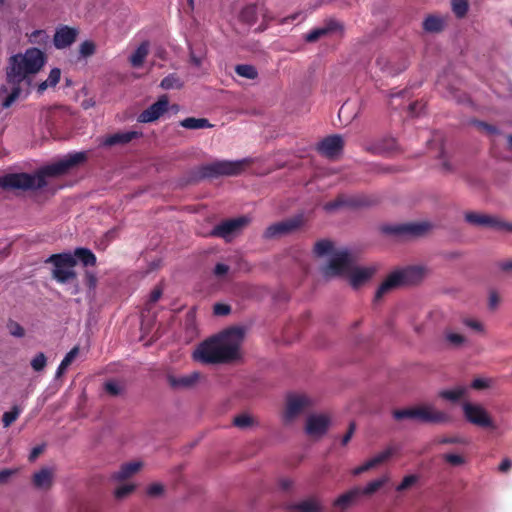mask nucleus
I'll list each match as a JSON object with an SVG mask.
<instances>
[{
  "mask_svg": "<svg viewBox=\"0 0 512 512\" xmlns=\"http://www.w3.org/2000/svg\"><path fill=\"white\" fill-rule=\"evenodd\" d=\"M46 56L38 48H29L24 53L12 55L6 67L7 85L0 89L3 108H9L22 93L28 94L33 77L43 68Z\"/></svg>",
  "mask_w": 512,
  "mask_h": 512,
  "instance_id": "nucleus-1",
  "label": "nucleus"
},
{
  "mask_svg": "<svg viewBox=\"0 0 512 512\" xmlns=\"http://www.w3.org/2000/svg\"><path fill=\"white\" fill-rule=\"evenodd\" d=\"M244 331L230 328L200 343L193 352V359L202 364L230 363L240 358Z\"/></svg>",
  "mask_w": 512,
  "mask_h": 512,
  "instance_id": "nucleus-2",
  "label": "nucleus"
},
{
  "mask_svg": "<svg viewBox=\"0 0 512 512\" xmlns=\"http://www.w3.org/2000/svg\"><path fill=\"white\" fill-rule=\"evenodd\" d=\"M85 152L67 155L56 163L47 165L34 174L13 173L0 177V187L4 189L34 190L46 186L47 176H58L86 160Z\"/></svg>",
  "mask_w": 512,
  "mask_h": 512,
  "instance_id": "nucleus-3",
  "label": "nucleus"
},
{
  "mask_svg": "<svg viewBox=\"0 0 512 512\" xmlns=\"http://www.w3.org/2000/svg\"><path fill=\"white\" fill-rule=\"evenodd\" d=\"M375 271L376 268L374 266H357L355 255L347 248H340V250L336 251L322 268L324 277H347L350 285L354 288L367 282L374 275Z\"/></svg>",
  "mask_w": 512,
  "mask_h": 512,
  "instance_id": "nucleus-4",
  "label": "nucleus"
},
{
  "mask_svg": "<svg viewBox=\"0 0 512 512\" xmlns=\"http://www.w3.org/2000/svg\"><path fill=\"white\" fill-rule=\"evenodd\" d=\"M423 275L424 269L420 266H409L393 271L378 287L374 301H379L385 294L398 287L417 283L422 279Z\"/></svg>",
  "mask_w": 512,
  "mask_h": 512,
  "instance_id": "nucleus-5",
  "label": "nucleus"
},
{
  "mask_svg": "<svg viewBox=\"0 0 512 512\" xmlns=\"http://www.w3.org/2000/svg\"><path fill=\"white\" fill-rule=\"evenodd\" d=\"M393 417L396 420L412 419L422 423L441 424L450 420V416L435 408L432 404H423L408 409L395 410Z\"/></svg>",
  "mask_w": 512,
  "mask_h": 512,
  "instance_id": "nucleus-6",
  "label": "nucleus"
},
{
  "mask_svg": "<svg viewBox=\"0 0 512 512\" xmlns=\"http://www.w3.org/2000/svg\"><path fill=\"white\" fill-rule=\"evenodd\" d=\"M46 263L53 264L52 277L59 283L65 284L76 278V259L71 253L53 254Z\"/></svg>",
  "mask_w": 512,
  "mask_h": 512,
  "instance_id": "nucleus-7",
  "label": "nucleus"
},
{
  "mask_svg": "<svg viewBox=\"0 0 512 512\" xmlns=\"http://www.w3.org/2000/svg\"><path fill=\"white\" fill-rule=\"evenodd\" d=\"M431 229L432 224L430 222L422 221L385 225L382 227V232L387 235H392L399 240H409L422 237L429 233Z\"/></svg>",
  "mask_w": 512,
  "mask_h": 512,
  "instance_id": "nucleus-8",
  "label": "nucleus"
},
{
  "mask_svg": "<svg viewBox=\"0 0 512 512\" xmlns=\"http://www.w3.org/2000/svg\"><path fill=\"white\" fill-rule=\"evenodd\" d=\"M314 405V400L303 393H290L286 397V407L283 412L285 424L292 423L300 414Z\"/></svg>",
  "mask_w": 512,
  "mask_h": 512,
  "instance_id": "nucleus-9",
  "label": "nucleus"
},
{
  "mask_svg": "<svg viewBox=\"0 0 512 512\" xmlns=\"http://www.w3.org/2000/svg\"><path fill=\"white\" fill-rule=\"evenodd\" d=\"M465 220L474 226L491 228L498 232L512 233V222L484 213L468 212L465 214Z\"/></svg>",
  "mask_w": 512,
  "mask_h": 512,
  "instance_id": "nucleus-10",
  "label": "nucleus"
},
{
  "mask_svg": "<svg viewBox=\"0 0 512 512\" xmlns=\"http://www.w3.org/2000/svg\"><path fill=\"white\" fill-rule=\"evenodd\" d=\"M247 163L248 159L237 161H216L203 168V175L207 177L219 175L235 176L244 170Z\"/></svg>",
  "mask_w": 512,
  "mask_h": 512,
  "instance_id": "nucleus-11",
  "label": "nucleus"
},
{
  "mask_svg": "<svg viewBox=\"0 0 512 512\" xmlns=\"http://www.w3.org/2000/svg\"><path fill=\"white\" fill-rule=\"evenodd\" d=\"M248 223L249 218L246 216L228 219L216 225L210 235L231 241Z\"/></svg>",
  "mask_w": 512,
  "mask_h": 512,
  "instance_id": "nucleus-12",
  "label": "nucleus"
},
{
  "mask_svg": "<svg viewBox=\"0 0 512 512\" xmlns=\"http://www.w3.org/2000/svg\"><path fill=\"white\" fill-rule=\"evenodd\" d=\"M302 223L303 217L301 215L274 223L267 227V229L264 232V237L267 239H272L283 235H287L298 229L302 225Z\"/></svg>",
  "mask_w": 512,
  "mask_h": 512,
  "instance_id": "nucleus-13",
  "label": "nucleus"
},
{
  "mask_svg": "<svg viewBox=\"0 0 512 512\" xmlns=\"http://www.w3.org/2000/svg\"><path fill=\"white\" fill-rule=\"evenodd\" d=\"M463 411L466 419L480 427H490L492 426V421L489 418L487 412L480 405H474L470 403H465L463 405Z\"/></svg>",
  "mask_w": 512,
  "mask_h": 512,
  "instance_id": "nucleus-14",
  "label": "nucleus"
},
{
  "mask_svg": "<svg viewBox=\"0 0 512 512\" xmlns=\"http://www.w3.org/2000/svg\"><path fill=\"white\" fill-rule=\"evenodd\" d=\"M169 101L166 95L159 99L140 113L138 121L141 123H150L160 118L168 109Z\"/></svg>",
  "mask_w": 512,
  "mask_h": 512,
  "instance_id": "nucleus-15",
  "label": "nucleus"
},
{
  "mask_svg": "<svg viewBox=\"0 0 512 512\" xmlns=\"http://www.w3.org/2000/svg\"><path fill=\"white\" fill-rule=\"evenodd\" d=\"M330 418L325 414H311L306 420V433L312 437L324 435L329 427Z\"/></svg>",
  "mask_w": 512,
  "mask_h": 512,
  "instance_id": "nucleus-16",
  "label": "nucleus"
},
{
  "mask_svg": "<svg viewBox=\"0 0 512 512\" xmlns=\"http://www.w3.org/2000/svg\"><path fill=\"white\" fill-rule=\"evenodd\" d=\"M343 145L344 141L340 135H331L318 143L317 150L328 158H334L341 153Z\"/></svg>",
  "mask_w": 512,
  "mask_h": 512,
  "instance_id": "nucleus-17",
  "label": "nucleus"
},
{
  "mask_svg": "<svg viewBox=\"0 0 512 512\" xmlns=\"http://www.w3.org/2000/svg\"><path fill=\"white\" fill-rule=\"evenodd\" d=\"M78 34L79 31L77 28L62 25L55 31L53 44L57 49H65L76 41Z\"/></svg>",
  "mask_w": 512,
  "mask_h": 512,
  "instance_id": "nucleus-18",
  "label": "nucleus"
},
{
  "mask_svg": "<svg viewBox=\"0 0 512 512\" xmlns=\"http://www.w3.org/2000/svg\"><path fill=\"white\" fill-rule=\"evenodd\" d=\"M442 343L448 349L458 350L467 347L470 340L465 334L453 328H447L442 333Z\"/></svg>",
  "mask_w": 512,
  "mask_h": 512,
  "instance_id": "nucleus-19",
  "label": "nucleus"
},
{
  "mask_svg": "<svg viewBox=\"0 0 512 512\" xmlns=\"http://www.w3.org/2000/svg\"><path fill=\"white\" fill-rule=\"evenodd\" d=\"M141 136L142 132L139 131H120L104 137L101 142V146L112 147L116 145H125L134 139L140 138Z\"/></svg>",
  "mask_w": 512,
  "mask_h": 512,
  "instance_id": "nucleus-20",
  "label": "nucleus"
},
{
  "mask_svg": "<svg viewBox=\"0 0 512 512\" xmlns=\"http://www.w3.org/2000/svg\"><path fill=\"white\" fill-rule=\"evenodd\" d=\"M379 68L389 75H397L408 67V61L405 58L401 59H388L386 57H379L377 59Z\"/></svg>",
  "mask_w": 512,
  "mask_h": 512,
  "instance_id": "nucleus-21",
  "label": "nucleus"
},
{
  "mask_svg": "<svg viewBox=\"0 0 512 512\" xmlns=\"http://www.w3.org/2000/svg\"><path fill=\"white\" fill-rule=\"evenodd\" d=\"M341 30H342V26L339 22H337L335 20H330L327 23H325L323 26L315 28V29L311 30L310 32H308L305 35V40L307 42H314L323 36H326L328 34H331V33L337 32V31H341Z\"/></svg>",
  "mask_w": 512,
  "mask_h": 512,
  "instance_id": "nucleus-22",
  "label": "nucleus"
},
{
  "mask_svg": "<svg viewBox=\"0 0 512 512\" xmlns=\"http://www.w3.org/2000/svg\"><path fill=\"white\" fill-rule=\"evenodd\" d=\"M53 478V470L44 467L33 475L32 482L37 489L48 490L53 484Z\"/></svg>",
  "mask_w": 512,
  "mask_h": 512,
  "instance_id": "nucleus-23",
  "label": "nucleus"
},
{
  "mask_svg": "<svg viewBox=\"0 0 512 512\" xmlns=\"http://www.w3.org/2000/svg\"><path fill=\"white\" fill-rule=\"evenodd\" d=\"M259 14L266 18V9L263 6L248 5L240 12V19L242 22L252 25L256 22Z\"/></svg>",
  "mask_w": 512,
  "mask_h": 512,
  "instance_id": "nucleus-24",
  "label": "nucleus"
},
{
  "mask_svg": "<svg viewBox=\"0 0 512 512\" xmlns=\"http://www.w3.org/2000/svg\"><path fill=\"white\" fill-rule=\"evenodd\" d=\"M142 467V462L140 461H131L121 465L120 469L113 473L112 479L115 481H123L128 479L135 473H137Z\"/></svg>",
  "mask_w": 512,
  "mask_h": 512,
  "instance_id": "nucleus-25",
  "label": "nucleus"
},
{
  "mask_svg": "<svg viewBox=\"0 0 512 512\" xmlns=\"http://www.w3.org/2000/svg\"><path fill=\"white\" fill-rule=\"evenodd\" d=\"M445 18L439 15H429L427 16L422 24V27L425 32L428 33H439L445 27Z\"/></svg>",
  "mask_w": 512,
  "mask_h": 512,
  "instance_id": "nucleus-26",
  "label": "nucleus"
},
{
  "mask_svg": "<svg viewBox=\"0 0 512 512\" xmlns=\"http://www.w3.org/2000/svg\"><path fill=\"white\" fill-rule=\"evenodd\" d=\"M339 249H335L333 242L327 239L319 240L315 243L313 248V253L317 257H325L329 256V260L332 258V255L338 251Z\"/></svg>",
  "mask_w": 512,
  "mask_h": 512,
  "instance_id": "nucleus-27",
  "label": "nucleus"
},
{
  "mask_svg": "<svg viewBox=\"0 0 512 512\" xmlns=\"http://www.w3.org/2000/svg\"><path fill=\"white\" fill-rule=\"evenodd\" d=\"M149 53V43L142 42L134 53L129 57V61L134 68H139L143 65L147 55Z\"/></svg>",
  "mask_w": 512,
  "mask_h": 512,
  "instance_id": "nucleus-28",
  "label": "nucleus"
},
{
  "mask_svg": "<svg viewBox=\"0 0 512 512\" xmlns=\"http://www.w3.org/2000/svg\"><path fill=\"white\" fill-rule=\"evenodd\" d=\"M200 378V374L198 372H192L188 375L180 376V377H171L169 379L170 384L176 388H188L193 386Z\"/></svg>",
  "mask_w": 512,
  "mask_h": 512,
  "instance_id": "nucleus-29",
  "label": "nucleus"
},
{
  "mask_svg": "<svg viewBox=\"0 0 512 512\" xmlns=\"http://www.w3.org/2000/svg\"><path fill=\"white\" fill-rule=\"evenodd\" d=\"M363 205V202L356 200L354 198H347L344 196L338 197L334 201H330L324 205V209L328 212L335 211L336 209L343 206H359Z\"/></svg>",
  "mask_w": 512,
  "mask_h": 512,
  "instance_id": "nucleus-30",
  "label": "nucleus"
},
{
  "mask_svg": "<svg viewBox=\"0 0 512 512\" xmlns=\"http://www.w3.org/2000/svg\"><path fill=\"white\" fill-rule=\"evenodd\" d=\"M389 481V477L384 475L369 482L365 487H359V496H371L376 493L381 487H383Z\"/></svg>",
  "mask_w": 512,
  "mask_h": 512,
  "instance_id": "nucleus-31",
  "label": "nucleus"
},
{
  "mask_svg": "<svg viewBox=\"0 0 512 512\" xmlns=\"http://www.w3.org/2000/svg\"><path fill=\"white\" fill-rule=\"evenodd\" d=\"M463 327L477 335H484L486 332L484 324L477 318L465 316L460 319Z\"/></svg>",
  "mask_w": 512,
  "mask_h": 512,
  "instance_id": "nucleus-32",
  "label": "nucleus"
},
{
  "mask_svg": "<svg viewBox=\"0 0 512 512\" xmlns=\"http://www.w3.org/2000/svg\"><path fill=\"white\" fill-rule=\"evenodd\" d=\"M359 497H360L359 496V487H353L349 491H347V492L343 493L342 495H340L334 501V505L338 506V507H341V508H346L351 503L356 501Z\"/></svg>",
  "mask_w": 512,
  "mask_h": 512,
  "instance_id": "nucleus-33",
  "label": "nucleus"
},
{
  "mask_svg": "<svg viewBox=\"0 0 512 512\" xmlns=\"http://www.w3.org/2000/svg\"><path fill=\"white\" fill-rule=\"evenodd\" d=\"M180 125L183 128L196 130V129H204V128H212L213 125L206 118H194L188 117L183 119L180 122Z\"/></svg>",
  "mask_w": 512,
  "mask_h": 512,
  "instance_id": "nucleus-34",
  "label": "nucleus"
},
{
  "mask_svg": "<svg viewBox=\"0 0 512 512\" xmlns=\"http://www.w3.org/2000/svg\"><path fill=\"white\" fill-rule=\"evenodd\" d=\"M73 256L76 261L79 260L84 266H94L96 264V256L87 248H77Z\"/></svg>",
  "mask_w": 512,
  "mask_h": 512,
  "instance_id": "nucleus-35",
  "label": "nucleus"
},
{
  "mask_svg": "<svg viewBox=\"0 0 512 512\" xmlns=\"http://www.w3.org/2000/svg\"><path fill=\"white\" fill-rule=\"evenodd\" d=\"M398 451V447L396 446H389L382 452L376 454L374 457L370 459L373 468L381 465L382 463L388 461L394 454H396Z\"/></svg>",
  "mask_w": 512,
  "mask_h": 512,
  "instance_id": "nucleus-36",
  "label": "nucleus"
},
{
  "mask_svg": "<svg viewBox=\"0 0 512 512\" xmlns=\"http://www.w3.org/2000/svg\"><path fill=\"white\" fill-rule=\"evenodd\" d=\"M61 71L59 68L51 69L48 78L38 85V92L43 93L48 87H54L60 81Z\"/></svg>",
  "mask_w": 512,
  "mask_h": 512,
  "instance_id": "nucleus-37",
  "label": "nucleus"
},
{
  "mask_svg": "<svg viewBox=\"0 0 512 512\" xmlns=\"http://www.w3.org/2000/svg\"><path fill=\"white\" fill-rule=\"evenodd\" d=\"M292 509L300 512H319L321 507L317 500L307 499L292 506Z\"/></svg>",
  "mask_w": 512,
  "mask_h": 512,
  "instance_id": "nucleus-38",
  "label": "nucleus"
},
{
  "mask_svg": "<svg viewBox=\"0 0 512 512\" xmlns=\"http://www.w3.org/2000/svg\"><path fill=\"white\" fill-rule=\"evenodd\" d=\"M466 391L467 388L465 386H457L451 390L440 391L439 396L443 399L455 402L459 400L466 393Z\"/></svg>",
  "mask_w": 512,
  "mask_h": 512,
  "instance_id": "nucleus-39",
  "label": "nucleus"
},
{
  "mask_svg": "<svg viewBox=\"0 0 512 512\" xmlns=\"http://www.w3.org/2000/svg\"><path fill=\"white\" fill-rule=\"evenodd\" d=\"M451 10L457 18H464L469 10L468 0H451Z\"/></svg>",
  "mask_w": 512,
  "mask_h": 512,
  "instance_id": "nucleus-40",
  "label": "nucleus"
},
{
  "mask_svg": "<svg viewBox=\"0 0 512 512\" xmlns=\"http://www.w3.org/2000/svg\"><path fill=\"white\" fill-rule=\"evenodd\" d=\"M160 86L165 90L180 89L183 86V82L175 73H171L162 79Z\"/></svg>",
  "mask_w": 512,
  "mask_h": 512,
  "instance_id": "nucleus-41",
  "label": "nucleus"
},
{
  "mask_svg": "<svg viewBox=\"0 0 512 512\" xmlns=\"http://www.w3.org/2000/svg\"><path fill=\"white\" fill-rule=\"evenodd\" d=\"M235 71L239 76L247 79H255L258 74L256 68L248 64L237 65Z\"/></svg>",
  "mask_w": 512,
  "mask_h": 512,
  "instance_id": "nucleus-42",
  "label": "nucleus"
},
{
  "mask_svg": "<svg viewBox=\"0 0 512 512\" xmlns=\"http://www.w3.org/2000/svg\"><path fill=\"white\" fill-rule=\"evenodd\" d=\"M21 411V408L18 406H13L10 411L5 412L2 416L3 426L8 428L14 421L17 420L21 414Z\"/></svg>",
  "mask_w": 512,
  "mask_h": 512,
  "instance_id": "nucleus-43",
  "label": "nucleus"
},
{
  "mask_svg": "<svg viewBox=\"0 0 512 512\" xmlns=\"http://www.w3.org/2000/svg\"><path fill=\"white\" fill-rule=\"evenodd\" d=\"M419 480V477L415 474L407 475L403 478L400 484L397 485L396 491L403 492L413 487Z\"/></svg>",
  "mask_w": 512,
  "mask_h": 512,
  "instance_id": "nucleus-44",
  "label": "nucleus"
},
{
  "mask_svg": "<svg viewBox=\"0 0 512 512\" xmlns=\"http://www.w3.org/2000/svg\"><path fill=\"white\" fill-rule=\"evenodd\" d=\"M233 423L238 428L246 429L254 424V419L248 414H241L234 418Z\"/></svg>",
  "mask_w": 512,
  "mask_h": 512,
  "instance_id": "nucleus-45",
  "label": "nucleus"
},
{
  "mask_svg": "<svg viewBox=\"0 0 512 512\" xmlns=\"http://www.w3.org/2000/svg\"><path fill=\"white\" fill-rule=\"evenodd\" d=\"M95 49H96L95 44L90 40H86L80 44L79 54L81 57L87 58V57L92 56L95 53Z\"/></svg>",
  "mask_w": 512,
  "mask_h": 512,
  "instance_id": "nucleus-46",
  "label": "nucleus"
},
{
  "mask_svg": "<svg viewBox=\"0 0 512 512\" xmlns=\"http://www.w3.org/2000/svg\"><path fill=\"white\" fill-rule=\"evenodd\" d=\"M46 362V356L40 352L31 360V366L35 371L39 372L45 368Z\"/></svg>",
  "mask_w": 512,
  "mask_h": 512,
  "instance_id": "nucleus-47",
  "label": "nucleus"
},
{
  "mask_svg": "<svg viewBox=\"0 0 512 512\" xmlns=\"http://www.w3.org/2000/svg\"><path fill=\"white\" fill-rule=\"evenodd\" d=\"M134 489L135 485L133 484H123L114 491V496L117 499H123L127 497L129 494H131L134 491Z\"/></svg>",
  "mask_w": 512,
  "mask_h": 512,
  "instance_id": "nucleus-48",
  "label": "nucleus"
},
{
  "mask_svg": "<svg viewBox=\"0 0 512 512\" xmlns=\"http://www.w3.org/2000/svg\"><path fill=\"white\" fill-rule=\"evenodd\" d=\"M474 124L477 128H479L480 130L484 131L489 135H498L500 133L499 129L496 126L488 124L486 122L475 121Z\"/></svg>",
  "mask_w": 512,
  "mask_h": 512,
  "instance_id": "nucleus-49",
  "label": "nucleus"
},
{
  "mask_svg": "<svg viewBox=\"0 0 512 512\" xmlns=\"http://www.w3.org/2000/svg\"><path fill=\"white\" fill-rule=\"evenodd\" d=\"M8 329H9V333L12 335V336H15V337H18V338H21L24 336V329L22 328V326L20 324H18L17 322H14V321H10L7 325Z\"/></svg>",
  "mask_w": 512,
  "mask_h": 512,
  "instance_id": "nucleus-50",
  "label": "nucleus"
},
{
  "mask_svg": "<svg viewBox=\"0 0 512 512\" xmlns=\"http://www.w3.org/2000/svg\"><path fill=\"white\" fill-rule=\"evenodd\" d=\"M78 354L79 348L77 346L73 347L63 358V366L67 365L69 367V365L74 361Z\"/></svg>",
  "mask_w": 512,
  "mask_h": 512,
  "instance_id": "nucleus-51",
  "label": "nucleus"
},
{
  "mask_svg": "<svg viewBox=\"0 0 512 512\" xmlns=\"http://www.w3.org/2000/svg\"><path fill=\"white\" fill-rule=\"evenodd\" d=\"M371 469H373V465H372V463H371V461H370V459H369V460H367L366 462H364L362 465H360V466H358V467L354 468V469L351 471V473H352V475H354V476H358V475H360V474H362V473H364V472H367V471H369V470H371Z\"/></svg>",
  "mask_w": 512,
  "mask_h": 512,
  "instance_id": "nucleus-52",
  "label": "nucleus"
},
{
  "mask_svg": "<svg viewBox=\"0 0 512 512\" xmlns=\"http://www.w3.org/2000/svg\"><path fill=\"white\" fill-rule=\"evenodd\" d=\"M213 311L217 316H225L230 313L231 308L229 305L217 303L214 305Z\"/></svg>",
  "mask_w": 512,
  "mask_h": 512,
  "instance_id": "nucleus-53",
  "label": "nucleus"
},
{
  "mask_svg": "<svg viewBox=\"0 0 512 512\" xmlns=\"http://www.w3.org/2000/svg\"><path fill=\"white\" fill-rule=\"evenodd\" d=\"M443 458L453 466H458L464 463L463 457L456 454H445Z\"/></svg>",
  "mask_w": 512,
  "mask_h": 512,
  "instance_id": "nucleus-54",
  "label": "nucleus"
},
{
  "mask_svg": "<svg viewBox=\"0 0 512 512\" xmlns=\"http://www.w3.org/2000/svg\"><path fill=\"white\" fill-rule=\"evenodd\" d=\"M163 491H164V487H163V485H161L159 483L151 484L147 489L148 495L152 496V497L161 495L163 493Z\"/></svg>",
  "mask_w": 512,
  "mask_h": 512,
  "instance_id": "nucleus-55",
  "label": "nucleus"
},
{
  "mask_svg": "<svg viewBox=\"0 0 512 512\" xmlns=\"http://www.w3.org/2000/svg\"><path fill=\"white\" fill-rule=\"evenodd\" d=\"M439 444H464V439L460 437H441L436 440Z\"/></svg>",
  "mask_w": 512,
  "mask_h": 512,
  "instance_id": "nucleus-56",
  "label": "nucleus"
},
{
  "mask_svg": "<svg viewBox=\"0 0 512 512\" xmlns=\"http://www.w3.org/2000/svg\"><path fill=\"white\" fill-rule=\"evenodd\" d=\"M48 38L47 34L43 30H36L30 36V42L39 43L45 41Z\"/></svg>",
  "mask_w": 512,
  "mask_h": 512,
  "instance_id": "nucleus-57",
  "label": "nucleus"
},
{
  "mask_svg": "<svg viewBox=\"0 0 512 512\" xmlns=\"http://www.w3.org/2000/svg\"><path fill=\"white\" fill-rule=\"evenodd\" d=\"M490 386V380L485 378H477L472 381L471 387L474 389H484Z\"/></svg>",
  "mask_w": 512,
  "mask_h": 512,
  "instance_id": "nucleus-58",
  "label": "nucleus"
},
{
  "mask_svg": "<svg viewBox=\"0 0 512 512\" xmlns=\"http://www.w3.org/2000/svg\"><path fill=\"white\" fill-rule=\"evenodd\" d=\"M496 266L504 272H512V259L500 260L496 263Z\"/></svg>",
  "mask_w": 512,
  "mask_h": 512,
  "instance_id": "nucleus-59",
  "label": "nucleus"
},
{
  "mask_svg": "<svg viewBox=\"0 0 512 512\" xmlns=\"http://www.w3.org/2000/svg\"><path fill=\"white\" fill-rule=\"evenodd\" d=\"M105 389L108 393H110L111 395H117L119 394L121 388L119 386V384L115 381H109L105 384Z\"/></svg>",
  "mask_w": 512,
  "mask_h": 512,
  "instance_id": "nucleus-60",
  "label": "nucleus"
},
{
  "mask_svg": "<svg viewBox=\"0 0 512 512\" xmlns=\"http://www.w3.org/2000/svg\"><path fill=\"white\" fill-rule=\"evenodd\" d=\"M229 271V266L224 263H217L214 268V274L217 277H222L226 275Z\"/></svg>",
  "mask_w": 512,
  "mask_h": 512,
  "instance_id": "nucleus-61",
  "label": "nucleus"
},
{
  "mask_svg": "<svg viewBox=\"0 0 512 512\" xmlns=\"http://www.w3.org/2000/svg\"><path fill=\"white\" fill-rule=\"evenodd\" d=\"M440 158H441V162H440L441 170L443 172H451L452 171V166L449 163V161L445 158L444 151H443L442 148H441V151H440Z\"/></svg>",
  "mask_w": 512,
  "mask_h": 512,
  "instance_id": "nucleus-62",
  "label": "nucleus"
},
{
  "mask_svg": "<svg viewBox=\"0 0 512 512\" xmlns=\"http://www.w3.org/2000/svg\"><path fill=\"white\" fill-rule=\"evenodd\" d=\"M423 109L424 104L422 103L415 102L409 105V113L411 116H418Z\"/></svg>",
  "mask_w": 512,
  "mask_h": 512,
  "instance_id": "nucleus-63",
  "label": "nucleus"
},
{
  "mask_svg": "<svg viewBox=\"0 0 512 512\" xmlns=\"http://www.w3.org/2000/svg\"><path fill=\"white\" fill-rule=\"evenodd\" d=\"M15 473V470L4 469L0 471V484L6 483L10 477Z\"/></svg>",
  "mask_w": 512,
  "mask_h": 512,
  "instance_id": "nucleus-64",
  "label": "nucleus"
}]
</instances>
